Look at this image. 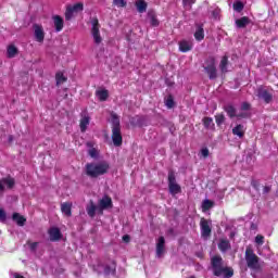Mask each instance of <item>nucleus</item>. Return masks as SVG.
I'll list each match as a JSON object with an SVG mask.
<instances>
[{
	"label": "nucleus",
	"instance_id": "f03ea898",
	"mask_svg": "<svg viewBox=\"0 0 278 278\" xmlns=\"http://www.w3.org/2000/svg\"><path fill=\"white\" fill-rule=\"evenodd\" d=\"M112 142L114 147H123V132L121 131V117L118 114L111 112Z\"/></svg>",
	"mask_w": 278,
	"mask_h": 278
},
{
	"label": "nucleus",
	"instance_id": "0eeeda50",
	"mask_svg": "<svg viewBox=\"0 0 278 278\" xmlns=\"http://www.w3.org/2000/svg\"><path fill=\"white\" fill-rule=\"evenodd\" d=\"M91 36L93 38V41L96 45H101L103 42V38H101V31L99 30L100 24H99V18L93 17L91 21Z\"/></svg>",
	"mask_w": 278,
	"mask_h": 278
},
{
	"label": "nucleus",
	"instance_id": "58836bf2",
	"mask_svg": "<svg viewBox=\"0 0 278 278\" xmlns=\"http://www.w3.org/2000/svg\"><path fill=\"white\" fill-rule=\"evenodd\" d=\"M251 186H252V188H254L255 191L260 192V188H261L262 184H260V180L253 179L251 181Z\"/></svg>",
	"mask_w": 278,
	"mask_h": 278
},
{
	"label": "nucleus",
	"instance_id": "2f4dec72",
	"mask_svg": "<svg viewBox=\"0 0 278 278\" xmlns=\"http://www.w3.org/2000/svg\"><path fill=\"white\" fill-rule=\"evenodd\" d=\"M55 79H56V86H60V84H64V81H66V76H64V74L62 72H58L55 74Z\"/></svg>",
	"mask_w": 278,
	"mask_h": 278
},
{
	"label": "nucleus",
	"instance_id": "9b49d317",
	"mask_svg": "<svg viewBox=\"0 0 278 278\" xmlns=\"http://www.w3.org/2000/svg\"><path fill=\"white\" fill-rule=\"evenodd\" d=\"M256 92V97H258V99H263L264 103L268 104L273 101V93H270L267 89L258 87Z\"/></svg>",
	"mask_w": 278,
	"mask_h": 278
},
{
	"label": "nucleus",
	"instance_id": "603ef678",
	"mask_svg": "<svg viewBox=\"0 0 278 278\" xmlns=\"http://www.w3.org/2000/svg\"><path fill=\"white\" fill-rule=\"evenodd\" d=\"M36 249H37V245H36V244H30V245H29V250H30V251L34 252V251H36Z\"/></svg>",
	"mask_w": 278,
	"mask_h": 278
},
{
	"label": "nucleus",
	"instance_id": "680f3d73",
	"mask_svg": "<svg viewBox=\"0 0 278 278\" xmlns=\"http://www.w3.org/2000/svg\"><path fill=\"white\" fill-rule=\"evenodd\" d=\"M188 278H195V276H189Z\"/></svg>",
	"mask_w": 278,
	"mask_h": 278
},
{
	"label": "nucleus",
	"instance_id": "412c9836",
	"mask_svg": "<svg viewBox=\"0 0 278 278\" xmlns=\"http://www.w3.org/2000/svg\"><path fill=\"white\" fill-rule=\"evenodd\" d=\"M12 219L16 223V225H18V227H25V223H27V218L18 213H13Z\"/></svg>",
	"mask_w": 278,
	"mask_h": 278
},
{
	"label": "nucleus",
	"instance_id": "c756f323",
	"mask_svg": "<svg viewBox=\"0 0 278 278\" xmlns=\"http://www.w3.org/2000/svg\"><path fill=\"white\" fill-rule=\"evenodd\" d=\"M213 206H214V201L204 200L202 202V212H207L208 210H212Z\"/></svg>",
	"mask_w": 278,
	"mask_h": 278
},
{
	"label": "nucleus",
	"instance_id": "7ed1b4c3",
	"mask_svg": "<svg viewBox=\"0 0 278 278\" xmlns=\"http://www.w3.org/2000/svg\"><path fill=\"white\" fill-rule=\"evenodd\" d=\"M211 265L215 277L224 275V278H231L235 275V270L231 267H223V257L219 255L212 257Z\"/></svg>",
	"mask_w": 278,
	"mask_h": 278
},
{
	"label": "nucleus",
	"instance_id": "f8f14e48",
	"mask_svg": "<svg viewBox=\"0 0 278 278\" xmlns=\"http://www.w3.org/2000/svg\"><path fill=\"white\" fill-rule=\"evenodd\" d=\"M203 27L204 25L202 23L195 24V31L193 36L197 42H201V40H205V29Z\"/></svg>",
	"mask_w": 278,
	"mask_h": 278
},
{
	"label": "nucleus",
	"instance_id": "ddd939ff",
	"mask_svg": "<svg viewBox=\"0 0 278 278\" xmlns=\"http://www.w3.org/2000/svg\"><path fill=\"white\" fill-rule=\"evenodd\" d=\"M48 236L51 242H59V240H62V231H60V228L58 227H51L48 230Z\"/></svg>",
	"mask_w": 278,
	"mask_h": 278
},
{
	"label": "nucleus",
	"instance_id": "39448f33",
	"mask_svg": "<svg viewBox=\"0 0 278 278\" xmlns=\"http://www.w3.org/2000/svg\"><path fill=\"white\" fill-rule=\"evenodd\" d=\"M245 264L249 269H261L260 257L253 252L251 248L245 249Z\"/></svg>",
	"mask_w": 278,
	"mask_h": 278
},
{
	"label": "nucleus",
	"instance_id": "aec40b11",
	"mask_svg": "<svg viewBox=\"0 0 278 278\" xmlns=\"http://www.w3.org/2000/svg\"><path fill=\"white\" fill-rule=\"evenodd\" d=\"M135 5L139 14H144V12H147V8H149V4L144 0H137Z\"/></svg>",
	"mask_w": 278,
	"mask_h": 278
},
{
	"label": "nucleus",
	"instance_id": "79ce46f5",
	"mask_svg": "<svg viewBox=\"0 0 278 278\" xmlns=\"http://www.w3.org/2000/svg\"><path fill=\"white\" fill-rule=\"evenodd\" d=\"M197 3V0H182V4L186 7L188 5L189 8H192Z\"/></svg>",
	"mask_w": 278,
	"mask_h": 278
},
{
	"label": "nucleus",
	"instance_id": "c9c22d12",
	"mask_svg": "<svg viewBox=\"0 0 278 278\" xmlns=\"http://www.w3.org/2000/svg\"><path fill=\"white\" fill-rule=\"evenodd\" d=\"M104 273L105 275H114L116 273V264L113 263V266H105Z\"/></svg>",
	"mask_w": 278,
	"mask_h": 278
},
{
	"label": "nucleus",
	"instance_id": "ea45409f",
	"mask_svg": "<svg viewBox=\"0 0 278 278\" xmlns=\"http://www.w3.org/2000/svg\"><path fill=\"white\" fill-rule=\"evenodd\" d=\"M8 220V213H5V210L0 208V223H5Z\"/></svg>",
	"mask_w": 278,
	"mask_h": 278
},
{
	"label": "nucleus",
	"instance_id": "473e14b6",
	"mask_svg": "<svg viewBox=\"0 0 278 278\" xmlns=\"http://www.w3.org/2000/svg\"><path fill=\"white\" fill-rule=\"evenodd\" d=\"M68 8L74 12H84V3L77 2L74 5H68Z\"/></svg>",
	"mask_w": 278,
	"mask_h": 278
},
{
	"label": "nucleus",
	"instance_id": "2eb2a0df",
	"mask_svg": "<svg viewBox=\"0 0 278 278\" xmlns=\"http://www.w3.org/2000/svg\"><path fill=\"white\" fill-rule=\"evenodd\" d=\"M81 118L79 122L80 131L84 134L86 132V129H88V125H90V115L88 113L84 112L80 114Z\"/></svg>",
	"mask_w": 278,
	"mask_h": 278
},
{
	"label": "nucleus",
	"instance_id": "b1692460",
	"mask_svg": "<svg viewBox=\"0 0 278 278\" xmlns=\"http://www.w3.org/2000/svg\"><path fill=\"white\" fill-rule=\"evenodd\" d=\"M73 204L65 202L61 204V212L65 214V216H73Z\"/></svg>",
	"mask_w": 278,
	"mask_h": 278
},
{
	"label": "nucleus",
	"instance_id": "864d4df0",
	"mask_svg": "<svg viewBox=\"0 0 278 278\" xmlns=\"http://www.w3.org/2000/svg\"><path fill=\"white\" fill-rule=\"evenodd\" d=\"M165 240L164 237H160L157 244H164Z\"/></svg>",
	"mask_w": 278,
	"mask_h": 278
},
{
	"label": "nucleus",
	"instance_id": "bf43d9fd",
	"mask_svg": "<svg viewBox=\"0 0 278 278\" xmlns=\"http://www.w3.org/2000/svg\"><path fill=\"white\" fill-rule=\"evenodd\" d=\"M220 244H228V242L223 240Z\"/></svg>",
	"mask_w": 278,
	"mask_h": 278
},
{
	"label": "nucleus",
	"instance_id": "7c9ffc66",
	"mask_svg": "<svg viewBox=\"0 0 278 278\" xmlns=\"http://www.w3.org/2000/svg\"><path fill=\"white\" fill-rule=\"evenodd\" d=\"M165 105L168 110H173V108H175V98H173V94L167 96L165 99Z\"/></svg>",
	"mask_w": 278,
	"mask_h": 278
},
{
	"label": "nucleus",
	"instance_id": "c85d7f7f",
	"mask_svg": "<svg viewBox=\"0 0 278 278\" xmlns=\"http://www.w3.org/2000/svg\"><path fill=\"white\" fill-rule=\"evenodd\" d=\"M156 257L161 258L165 255L166 253V248L164 244H156Z\"/></svg>",
	"mask_w": 278,
	"mask_h": 278
},
{
	"label": "nucleus",
	"instance_id": "cd10ccee",
	"mask_svg": "<svg viewBox=\"0 0 278 278\" xmlns=\"http://www.w3.org/2000/svg\"><path fill=\"white\" fill-rule=\"evenodd\" d=\"M202 123L206 129H214L215 124L212 117H203Z\"/></svg>",
	"mask_w": 278,
	"mask_h": 278
},
{
	"label": "nucleus",
	"instance_id": "8fccbe9b",
	"mask_svg": "<svg viewBox=\"0 0 278 278\" xmlns=\"http://www.w3.org/2000/svg\"><path fill=\"white\" fill-rule=\"evenodd\" d=\"M201 154L204 157H208L210 156V150L207 148H204V149L201 150Z\"/></svg>",
	"mask_w": 278,
	"mask_h": 278
},
{
	"label": "nucleus",
	"instance_id": "6e6d98bb",
	"mask_svg": "<svg viewBox=\"0 0 278 278\" xmlns=\"http://www.w3.org/2000/svg\"><path fill=\"white\" fill-rule=\"evenodd\" d=\"M14 140V136H9V142H12Z\"/></svg>",
	"mask_w": 278,
	"mask_h": 278
},
{
	"label": "nucleus",
	"instance_id": "de8ad7c7",
	"mask_svg": "<svg viewBox=\"0 0 278 278\" xmlns=\"http://www.w3.org/2000/svg\"><path fill=\"white\" fill-rule=\"evenodd\" d=\"M218 247H219L220 251H227V250L231 249L230 244H219Z\"/></svg>",
	"mask_w": 278,
	"mask_h": 278
},
{
	"label": "nucleus",
	"instance_id": "13d9d810",
	"mask_svg": "<svg viewBox=\"0 0 278 278\" xmlns=\"http://www.w3.org/2000/svg\"><path fill=\"white\" fill-rule=\"evenodd\" d=\"M236 236V232H230V238H233Z\"/></svg>",
	"mask_w": 278,
	"mask_h": 278
},
{
	"label": "nucleus",
	"instance_id": "bb28decb",
	"mask_svg": "<svg viewBox=\"0 0 278 278\" xmlns=\"http://www.w3.org/2000/svg\"><path fill=\"white\" fill-rule=\"evenodd\" d=\"M227 66H229V56L224 55L219 63V68L222 73H227Z\"/></svg>",
	"mask_w": 278,
	"mask_h": 278
},
{
	"label": "nucleus",
	"instance_id": "dca6fc26",
	"mask_svg": "<svg viewBox=\"0 0 278 278\" xmlns=\"http://www.w3.org/2000/svg\"><path fill=\"white\" fill-rule=\"evenodd\" d=\"M86 212L90 218H94V216H97V212H99V206L94 204V201L90 200L86 206Z\"/></svg>",
	"mask_w": 278,
	"mask_h": 278
},
{
	"label": "nucleus",
	"instance_id": "72a5a7b5",
	"mask_svg": "<svg viewBox=\"0 0 278 278\" xmlns=\"http://www.w3.org/2000/svg\"><path fill=\"white\" fill-rule=\"evenodd\" d=\"M215 123H216L217 127H220V125H223V123H225V114L219 113V114L215 115Z\"/></svg>",
	"mask_w": 278,
	"mask_h": 278
},
{
	"label": "nucleus",
	"instance_id": "37998d69",
	"mask_svg": "<svg viewBox=\"0 0 278 278\" xmlns=\"http://www.w3.org/2000/svg\"><path fill=\"white\" fill-rule=\"evenodd\" d=\"M271 190H273V186L266 185L263 187V194H270Z\"/></svg>",
	"mask_w": 278,
	"mask_h": 278
},
{
	"label": "nucleus",
	"instance_id": "9d476101",
	"mask_svg": "<svg viewBox=\"0 0 278 278\" xmlns=\"http://www.w3.org/2000/svg\"><path fill=\"white\" fill-rule=\"evenodd\" d=\"M33 28L36 42H45V28L42 25L34 24Z\"/></svg>",
	"mask_w": 278,
	"mask_h": 278
},
{
	"label": "nucleus",
	"instance_id": "5fc2aeb1",
	"mask_svg": "<svg viewBox=\"0 0 278 278\" xmlns=\"http://www.w3.org/2000/svg\"><path fill=\"white\" fill-rule=\"evenodd\" d=\"M13 276H14L15 278H25L24 276L20 275L18 273H15Z\"/></svg>",
	"mask_w": 278,
	"mask_h": 278
},
{
	"label": "nucleus",
	"instance_id": "4c0bfd02",
	"mask_svg": "<svg viewBox=\"0 0 278 278\" xmlns=\"http://www.w3.org/2000/svg\"><path fill=\"white\" fill-rule=\"evenodd\" d=\"M73 14H75V12L67 7L65 11V21H71V18H73Z\"/></svg>",
	"mask_w": 278,
	"mask_h": 278
},
{
	"label": "nucleus",
	"instance_id": "6e6552de",
	"mask_svg": "<svg viewBox=\"0 0 278 278\" xmlns=\"http://www.w3.org/2000/svg\"><path fill=\"white\" fill-rule=\"evenodd\" d=\"M114 207V203L112 202V198L110 195H104L98 202V214L103 215V211L112 210Z\"/></svg>",
	"mask_w": 278,
	"mask_h": 278
},
{
	"label": "nucleus",
	"instance_id": "f257e3e1",
	"mask_svg": "<svg viewBox=\"0 0 278 278\" xmlns=\"http://www.w3.org/2000/svg\"><path fill=\"white\" fill-rule=\"evenodd\" d=\"M108 170H110V163L105 161L87 163L85 165V173L90 179H97L103 175H108Z\"/></svg>",
	"mask_w": 278,
	"mask_h": 278
},
{
	"label": "nucleus",
	"instance_id": "3c124183",
	"mask_svg": "<svg viewBox=\"0 0 278 278\" xmlns=\"http://www.w3.org/2000/svg\"><path fill=\"white\" fill-rule=\"evenodd\" d=\"M101 261H98V264H91V267H93V270L97 271L99 267H101Z\"/></svg>",
	"mask_w": 278,
	"mask_h": 278
},
{
	"label": "nucleus",
	"instance_id": "4be33fe9",
	"mask_svg": "<svg viewBox=\"0 0 278 278\" xmlns=\"http://www.w3.org/2000/svg\"><path fill=\"white\" fill-rule=\"evenodd\" d=\"M148 18L150 20L152 27H160V20H157V14H155V11H149Z\"/></svg>",
	"mask_w": 278,
	"mask_h": 278
},
{
	"label": "nucleus",
	"instance_id": "f3484780",
	"mask_svg": "<svg viewBox=\"0 0 278 278\" xmlns=\"http://www.w3.org/2000/svg\"><path fill=\"white\" fill-rule=\"evenodd\" d=\"M236 27H238V29H244V27H247L248 25H251V18H249V16H242L240 18H237L235 21Z\"/></svg>",
	"mask_w": 278,
	"mask_h": 278
},
{
	"label": "nucleus",
	"instance_id": "e433bc0d",
	"mask_svg": "<svg viewBox=\"0 0 278 278\" xmlns=\"http://www.w3.org/2000/svg\"><path fill=\"white\" fill-rule=\"evenodd\" d=\"M114 5H117V8H127V1L126 0H113Z\"/></svg>",
	"mask_w": 278,
	"mask_h": 278
},
{
	"label": "nucleus",
	"instance_id": "c03bdc74",
	"mask_svg": "<svg viewBox=\"0 0 278 278\" xmlns=\"http://www.w3.org/2000/svg\"><path fill=\"white\" fill-rule=\"evenodd\" d=\"M255 243H256V244H264V236L257 235V236L255 237Z\"/></svg>",
	"mask_w": 278,
	"mask_h": 278
},
{
	"label": "nucleus",
	"instance_id": "423d86ee",
	"mask_svg": "<svg viewBox=\"0 0 278 278\" xmlns=\"http://www.w3.org/2000/svg\"><path fill=\"white\" fill-rule=\"evenodd\" d=\"M167 184L169 193L173 194V197H175V194H180L181 186L177 184V176H175V172L173 169L168 172Z\"/></svg>",
	"mask_w": 278,
	"mask_h": 278
},
{
	"label": "nucleus",
	"instance_id": "393cba45",
	"mask_svg": "<svg viewBox=\"0 0 278 278\" xmlns=\"http://www.w3.org/2000/svg\"><path fill=\"white\" fill-rule=\"evenodd\" d=\"M16 55H18V48H16V46L14 45L8 46L7 58L12 59V58H16Z\"/></svg>",
	"mask_w": 278,
	"mask_h": 278
},
{
	"label": "nucleus",
	"instance_id": "49530a36",
	"mask_svg": "<svg viewBox=\"0 0 278 278\" xmlns=\"http://www.w3.org/2000/svg\"><path fill=\"white\" fill-rule=\"evenodd\" d=\"M123 242H125L126 244H129V242L131 241V237L129 235H124L122 238Z\"/></svg>",
	"mask_w": 278,
	"mask_h": 278
},
{
	"label": "nucleus",
	"instance_id": "5701e85b",
	"mask_svg": "<svg viewBox=\"0 0 278 278\" xmlns=\"http://www.w3.org/2000/svg\"><path fill=\"white\" fill-rule=\"evenodd\" d=\"M179 51H181V53H188V51H192V42L186 40L180 41Z\"/></svg>",
	"mask_w": 278,
	"mask_h": 278
},
{
	"label": "nucleus",
	"instance_id": "1a4fd4ad",
	"mask_svg": "<svg viewBox=\"0 0 278 278\" xmlns=\"http://www.w3.org/2000/svg\"><path fill=\"white\" fill-rule=\"evenodd\" d=\"M200 229L202 238H210L212 236V227L210 226V222L204 217L200 220Z\"/></svg>",
	"mask_w": 278,
	"mask_h": 278
},
{
	"label": "nucleus",
	"instance_id": "a19ab883",
	"mask_svg": "<svg viewBox=\"0 0 278 278\" xmlns=\"http://www.w3.org/2000/svg\"><path fill=\"white\" fill-rule=\"evenodd\" d=\"M249 110H251V103H249V102H243V103L241 104V111H242V112H249Z\"/></svg>",
	"mask_w": 278,
	"mask_h": 278
},
{
	"label": "nucleus",
	"instance_id": "4468645a",
	"mask_svg": "<svg viewBox=\"0 0 278 278\" xmlns=\"http://www.w3.org/2000/svg\"><path fill=\"white\" fill-rule=\"evenodd\" d=\"M224 111L226 112L227 116H229V118H244V114H236V106H233V104H227L224 106Z\"/></svg>",
	"mask_w": 278,
	"mask_h": 278
},
{
	"label": "nucleus",
	"instance_id": "e2e57ef3",
	"mask_svg": "<svg viewBox=\"0 0 278 278\" xmlns=\"http://www.w3.org/2000/svg\"><path fill=\"white\" fill-rule=\"evenodd\" d=\"M33 244H38V242H33Z\"/></svg>",
	"mask_w": 278,
	"mask_h": 278
},
{
	"label": "nucleus",
	"instance_id": "09e8293b",
	"mask_svg": "<svg viewBox=\"0 0 278 278\" xmlns=\"http://www.w3.org/2000/svg\"><path fill=\"white\" fill-rule=\"evenodd\" d=\"M89 155H90V157H97V155H98L97 150L94 148H91L89 150Z\"/></svg>",
	"mask_w": 278,
	"mask_h": 278
},
{
	"label": "nucleus",
	"instance_id": "4d7b16f0",
	"mask_svg": "<svg viewBox=\"0 0 278 278\" xmlns=\"http://www.w3.org/2000/svg\"><path fill=\"white\" fill-rule=\"evenodd\" d=\"M217 15H218V11L217 10L213 11V16H217Z\"/></svg>",
	"mask_w": 278,
	"mask_h": 278
},
{
	"label": "nucleus",
	"instance_id": "a211bd4d",
	"mask_svg": "<svg viewBox=\"0 0 278 278\" xmlns=\"http://www.w3.org/2000/svg\"><path fill=\"white\" fill-rule=\"evenodd\" d=\"M52 20L54 23L55 31H62L64 29V18H62L60 15H54Z\"/></svg>",
	"mask_w": 278,
	"mask_h": 278
},
{
	"label": "nucleus",
	"instance_id": "a878e982",
	"mask_svg": "<svg viewBox=\"0 0 278 278\" xmlns=\"http://www.w3.org/2000/svg\"><path fill=\"white\" fill-rule=\"evenodd\" d=\"M96 97H98L99 101H108L110 98V91H108V89L97 90Z\"/></svg>",
	"mask_w": 278,
	"mask_h": 278
},
{
	"label": "nucleus",
	"instance_id": "052dcab7",
	"mask_svg": "<svg viewBox=\"0 0 278 278\" xmlns=\"http://www.w3.org/2000/svg\"><path fill=\"white\" fill-rule=\"evenodd\" d=\"M87 147H92V143L88 142V143H87Z\"/></svg>",
	"mask_w": 278,
	"mask_h": 278
},
{
	"label": "nucleus",
	"instance_id": "a18cd8bd",
	"mask_svg": "<svg viewBox=\"0 0 278 278\" xmlns=\"http://www.w3.org/2000/svg\"><path fill=\"white\" fill-rule=\"evenodd\" d=\"M8 188H14V178H9L5 180Z\"/></svg>",
	"mask_w": 278,
	"mask_h": 278
},
{
	"label": "nucleus",
	"instance_id": "f704fd0d",
	"mask_svg": "<svg viewBox=\"0 0 278 278\" xmlns=\"http://www.w3.org/2000/svg\"><path fill=\"white\" fill-rule=\"evenodd\" d=\"M232 8L236 12H242V10H244V3H242V1H236Z\"/></svg>",
	"mask_w": 278,
	"mask_h": 278
},
{
	"label": "nucleus",
	"instance_id": "6ab92c4d",
	"mask_svg": "<svg viewBox=\"0 0 278 278\" xmlns=\"http://www.w3.org/2000/svg\"><path fill=\"white\" fill-rule=\"evenodd\" d=\"M244 134H245V129H244V125L242 124H239L232 128V135L238 136L240 140L244 138Z\"/></svg>",
	"mask_w": 278,
	"mask_h": 278
},
{
	"label": "nucleus",
	"instance_id": "20e7f679",
	"mask_svg": "<svg viewBox=\"0 0 278 278\" xmlns=\"http://www.w3.org/2000/svg\"><path fill=\"white\" fill-rule=\"evenodd\" d=\"M204 72L206 73L208 79L214 80L218 77V70H216V58L208 56L204 61L203 65Z\"/></svg>",
	"mask_w": 278,
	"mask_h": 278
}]
</instances>
